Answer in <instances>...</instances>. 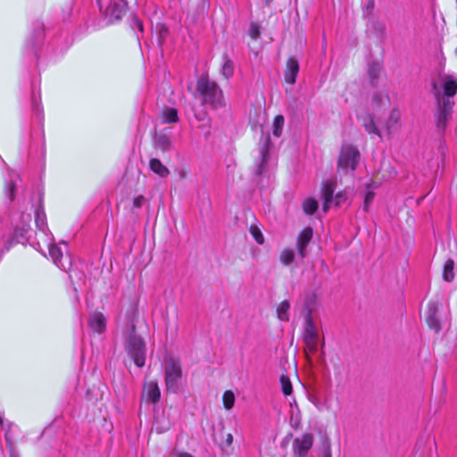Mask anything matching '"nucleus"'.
I'll return each mask as SVG.
<instances>
[{"instance_id": "nucleus-12", "label": "nucleus", "mask_w": 457, "mask_h": 457, "mask_svg": "<svg viewBox=\"0 0 457 457\" xmlns=\"http://www.w3.org/2000/svg\"><path fill=\"white\" fill-rule=\"evenodd\" d=\"M299 72V63L295 57H290L287 61L285 71V80L287 83L293 85L296 81V76Z\"/></svg>"}, {"instance_id": "nucleus-36", "label": "nucleus", "mask_w": 457, "mask_h": 457, "mask_svg": "<svg viewBox=\"0 0 457 457\" xmlns=\"http://www.w3.org/2000/svg\"><path fill=\"white\" fill-rule=\"evenodd\" d=\"M346 200V195L344 192H339L335 196L336 205H340Z\"/></svg>"}, {"instance_id": "nucleus-31", "label": "nucleus", "mask_w": 457, "mask_h": 457, "mask_svg": "<svg viewBox=\"0 0 457 457\" xmlns=\"http://www.w3.org/2000/svg\"><path fill=\"white\" fill-rule=\"evenodd\" d=\"M250 233L258 244L262 245L264 243V237L257 226L252 225L250 227Z\"/></svg>"}, {"instance_id": "nucleus-23", "label": "nucleus", "mask_w": 457, "mask_h": 457, "mask_svg": "<svg viewBox=\"0 0 457 457\" xmlns=\"http://www.w3.org/2000/svg\"><path fill=\"white\" fill-rule=\"evenodd\" d=\"M290 303L287 300L282 301L277 308V315L278 320L282 321L289 320V311Z\"/></svg>"}, {"instance_id": "nucleus-20", "label": "nucleus", "mask_w": 457, "mask_h": 457, "mask_svg": "<svg viewBox=\"0 0 457 457\" xmlns=\"http://www.w3.org/2000/svg\"><path fill=\"white\" fill-rule=\"evenodd\" d=\"M150 169L162 178L167 177L170 173L168 168L164 166L159 159L156 158L150 160Z\"/></svg>"}, {"instance_id": "nucleus-33", "label": "nucleus", "mask_w": 457, "mask_h": 457, "mask_svg": "<svg viewBox=\"0 0 457 457\" xmlns=\"http://www.w3.org/2000/svg\"><path fill=\"white\" fill-rule=\"evenodd\" d=\"M260 34H261L260 26L254 22L251 23L250 28H249V36L253 39H257L260 37Z\"/></svg>"}, {"instance_id": "nucleus-35", "label": "nucleus", "mask_w": 457, "mask_h": 457, "mask_svg": "<svg viewBox=\"0 0 457 457\" xmlns=\"http://www.w3.org/2000/svg\"><path fill=\"white\" fill-rule=\"evenodd\" d=\"M36 224L37 226L42 230V231H45V228H46V221H45V218H41L40 217V213L39 212H37V216H36Z\"/></svg>"}, {"instance_id": "nucleus-4", "label": "nucleus", "mask_w": 457, "mask_h": 457, "mask_svg": "<svg viewBox=\"0 0 457 457\" xmlns=\"http://www.w3.org/2000/svg\"><path fill=\"white\" fill-rule=\"evenodd\" d=\"M360 153L351 145H343L338 157V169L344 170H354L359 162Z\"/></svg>"}, {"instance_id": "nucleus-25", "label": "nucleus", "mask_w": 457, "mask_h": 457, "mask_svg": "<svg viewBox=\"0 0 457 457\" xmlns=\"http://www.w3.org/2000/svg\"><path fill=\"white\" fill-rule=\"evenodd\" d=\"M281 263L285 266L290 265L295 260V253L290 248H285L281 251L279 255Z\"/></svg>"}, {"instance_id": "nucleus-11", "label": "nucleus", "mask_w": 457, "mask_h": 457, "mask_svg": "<svg viewBox=\"0 0 457 457\" xmlns=\"http://www.w3.org/2000/svg\"><path fill=\"white\" fill-rule=\"evenodd\" d=\"M438 310L439 304L437 303H428L426 320L429 328L435 331H438L441 328V324L437 317Z\"/></svg>"}, {"instance_id": "nucleus-24", "label": "nucleus", "mask_w": 457, "mask_h": 457, "mask_svg": "<svg viewBox=\"0 0 457 457\" xmlns=\"http://www.w3.org/2000/svg\"><path fill=\"white\" fill-rule=\"evenodd\" d=\"M106 14L109 15L112 19L119 20L124 14L125 10L122 5H119L117 4H111L106 8Z\"/></svg>"}, {"instance_id": "nucleus-16", "label": "nucleus", "mask_w": 457, "mask_h": 457, "mask_svg": "<svg viewBox=\"0 0 457 457\" xmlns=\"http://www.w3.org/2000/svg\"><path fill=\"white\" fill-rule=\"evenodd\" d=\"M88 324L95 332L102 333L105 330L106 319L103 313L96 312L90 316Z\"/></svg>"}, {"instance_id": "nucleus-6", "label": "nucleus", "mask_w": 457, "mask_h": 457, "mask_svg": "<svg viewBox=\"0 0 457 457\" xmlns=\"http://www.w3.org/2000/svg\"><path fill=\"white\" fill-rule=\"evenodd\" d=\"M453 104L450 97H443L438 102L437 124L439 126H445L448 119L451 117Z\"/></svg>"}, {"instance_id": "nucleus-29", "label": "nucleus", "mask_w": 457, "mask_h": 457, "mask_svg": "<svg viewBox=\"0 0 457 457\" xmlns=\"http://www.w3.org/2000/svg\"><path fill=\"white\" fill-rule=\"evenodd\" d=\"M154 144L156 147L162 151H166L170 145V140L166 135H159L155 137Z\"/></svg>"}, {"instance_id": "nucleus-7", "label": "nucleus", "mask_w": 457, "mask_h": 457, "mask_svg": "<svg viewBox=\"0 0 457 457\" xmlns=\"http://www.w3.org/2000/svg\"><path fill=\"white\" fill-rule=\"evenodd\" d=\"M161 398V391L157 381L145 382L142 391V399L151 403H157Z\"/></svg>"}, {"instance_id": "nucleus-19", "label": "nucleus", "mask_w": 457, "mask_h": 457, "mask_svg": "<svg viewBox=\"0 0 457 457\" xmlns=\"http://www.w3.org/2000/svg\"><path fill=\"white\" fill-rule=\"evenodd\" d=\"M362 125H363L365 130L370 135H376V136L379 137L380 138H382L381 130L376 125V123L374 121V118L371 115H368L367 118L363 119Z\"/></svg>"}, {"instance_id": "nucleus-28", "label": "nucleus", "mask_w": 457, "mask_h": 457, "mask_svg": "<svg viewBox=\"0 0 457 457\" xmlns=\"http://www.w3.org/2000/svg\"><path fill=\"white\" fill-rule=\"evenodd\" d=\"M222 402L226 410H231L235 403V394L231 390L225 391L222 396Z\"/></svg>"}, {"instance_id": "nucleus-38", "label": "nucleus", "mask_w": 457, "mask_h": 457, "mask_svg": "<svg viewBox=\"0 0 457 457\" xmlns=\"http://www.w3.org/2000/svg\"><path fill=\"white\" fill-rule=\"evenodd\" d=\"M225 443L228 446H230L233 443V435L231 433H228L226 435L225 437Z\"/></svg>"}, {"instance_id": "nucleus-27", "label": "nucleus", "mask_w": 457, "mask_h": 457, "mask_svg": "<svg viewBox=\"0 0 457 457\" xmlns=\"http://www.w3.org/2000/svg\"><path fill=\"white\" fill-rule=\"evenodd\" d=\"M280 386H281V390L283 392V394L287 396V395H290L293 392V386H292V383L288 378L287 375H281L280 377Z\"/></svg>"}, {"instance_id": "nucleus-21", "label": "nucleus", "mask_w": 457, "mask_h": 457, "mask_svg": "<svg viewBox=\"0 0 457 457\" xmlns=\"http://www.w3.org/2000/svg\"><path fill=\"white\" fill-rule=\"evenodd\" d=\"M163 123H176L179 120L178 112L175 108L165 107L161 114Z\"/></svg>"}, {"instance_id": "nucleus-8", "label": "nucleus", "mask_w": 457, "mask_h": 457, "mask_svg": "<svg viewBox=\"0 0 457 457\" xmlns=\"http://www.w3.org/2000/svg\"><path fill=\"white\" fill-rule=\"evenodd\" d=\"M313 236L312 228L310 227L304 228L299 234L296 241V250L301 258H304L307 255V245L311 242Z\"/></svg>"}, {"instance_id": "nucleus-42", "label": "nucleus", "mask_w": 457, "mask_h": 457, "mask_svg": "<svg viewBox=\"0 0 457 457\" xmlns=\"http://www.w3.org/2000/svg\"><path fill=\"white\" fill-rule=\"evenodd\" d=\"M12 191H13V185H11V195H10L11 200H12V198H13Z\"/></svg>"}, {"instance_id": "nucleus-13", "label": "nucleus", "mask_w": 457, "mask_h": 457, "mask_svg": "<svg viewBox=\"0 0 457 457\" xmlns=\"http://www.w3.org/2000/svg\"><path fill=\"white\" fill-rule=\"evenodd\" d=\"M336 184L334 181H326L323 183L321 195L324 200L323 210L328 212L330 203L333 199V194L335 191Z\"/></svg>"}, {"instance_id": "nucleus-26", "label": "nucleus", "mask_w": 457, "mask_h": 457, "mask_svg": "<svg viewBox=\"0 0 457 457\" xmlns=\"http://www.w3.org/2000/svg\"><path fill=\"white\" fill-rule=\"evenodd\" d=\"M303 209L306 214H313L318 209V202L313 198H307L303 202Z\"/></svg>"}, {"instance_id": "nucleus-32", "label": "nucleus", "mask_w": 457, "mask_h": 457, "mask_svg": "<svg viewBox=\"0 0 457 457\" xmlns=\"http://www.w3.org/2000/svg\"><path fill=\"white\" fill-rule=\"evenodd\" d=\"M269 142H270V140L266 139L264 144L260 148V155L262 158V164H261L260 170H262V166L266 162V160H267V156L269 154V149H268Z\"/></svg>"}, {"instance_id": "nucleus-41", "label": "nucleus", "mask_w": 457, "mask_h": 457, "mask_svg": "<svg viewBox=\"0 0 457 457\" xmlns=\"http://www.w3.org/2000/svg\"><path fill=\"white\" fill-rule=\"evenodd\" d=\"M5 440H6L7 444L11 446L12 445V441H11V436H10V434H9V429L7 430V432L5 434Z\"/></svg>"}, {"instance_id": "nucleus-1", "label": "nucleus", "mask_w": 457, "mask_h": 457, "mask_svg": "<svg viewBox=\"0 0 457 457\" xmlns=\"http://www.w3.org/2000/svg\"><path fill=\"white\" fill-rule=\"evenodd\" d=\"M196 90L203 96L205 104H209L215 108L222 104V91L208 77L202 76L197 80Z\"/></svg>"}, {"instance_id": "nucleus-34", "label": "nucleus", "mask_w": 457, "mask_h": 457, "mask_svg": "<svg viewBox=\"0 0 457 457\" xmlns=\"http://www.w3.org/2000/svg\"><path fill=\"white\" fill-rule=\"evenodd\" d=\"M374 195H375L374 193L371 191H369L366 193L365 198H364V204H363V209L366 212L369 210V206H370V203L373 201Z\"/></svg>"}, {"instance_id": "nucleus-18", "label": "nucleus", "mask_w": 457, "mask_h": 457, "mask_svg": "<svg viewBox=\"0 0 457 457\" xmlns=\"http://www.w3.org/2000/svg\"><path fill=\"white\" fill-rule=\"evenodd\" d=\"M221 74L227 79L231 78L234 74V63L229 59L228 54L222 55Z\"/></svg>"}, {"instance_id": "nucleus-43", "label": "nucleus", "mask_w": 457, "mask_h": 457, "mask_svg": "<svg viewBox=\"0 0 457 457\" xmlns=\"http://www.w3.org/2000/svg\"><path fill=\"white\" fill-rule=\"evenodd\" d=\"M97 4H99L100 8H102V5H101V3H100V0H97Z\"/></svg>"}, {"instance_id": "nucleus-44", "label": "nucleus", "mask_w": 457, "mask_h": 457, "mask_svg": "<svg viewBox=\"0 0 457 457\" xmlns=\"http://www.w3.org/2000/svg\"><path fill=\"white\" fill-rule=\"evenodd\" d=\"M2 424H3V420H2V418L0 417V426H2Z\"/></svg>"}, {"instance_id": "nucleus-9", "label": "nucleus", "mask_w": 457, "mask_h": 457, "mask_svg": "<svg viewBox=\"0 0 457 457\" xmlns=\"http://www.w3.org/2000/svg\"><path fill=\"white\" fill-rule=\"evenodd\" d=\"M317 330L311 320H308L304 331V342L308 351L315 353L317 351Z\"/></svg>"}, {"instance_id": "nucleus-14", "label": "nucleus", "mask_w": 457, "mask_h": 457, "mask_svg": "<svg viewBox=\"0 0 457 457\" xmlns=\"http://www.w3.org/2000/svg\"><path fill=\"white\" fill-rule=\"evenodd\" d=\"M401 112L398 109H393L385 123V130L387 135L396 130L400 125Z\"/></svg>"}, {"instance_id": "nucleus-22", "label": "nucleus", "mask_w": 457, "mask_h": 457, "mask_svg": "<svg viewBox=\"0 0 457 457\" xmlns=\"http://www.w3.org/2000/svg\"><path fill=\"white\" fill-rule=\"evenodd\" d=\"M454 262L453 259H448L445 265L443 270V278L446 282H452L454 278Z\"/></svg>"}, {"instance_id": "nucleus-39", "label": "nucleus", "mask_w": 457, "mask_h": 457, "mask_svg": "<svg viewBox=\"0 0 457 457\" xmlns=\"http://www.w3.org/2000/svg\"><path fill=\"white\" fill-rule=\"evenodd\" d=\"M135 26L142 32L143 31V23L138 19L134 20Z\"/></svg>"}, {"instance_id": "nucleus-17", "label": "nucleus", "mask_w": 457, "mask_h": 457, "mask_svg": "<svg viewBox=\"0 0 457 457\" xmlns=\"http://www.w3.org/2000/svg\"><path fill=\"white\" fill-rule=\"evenodd\" d=\"M374 108L387 107L390 104V99L387 93L380 91L373 95L371 100Z\"/></svg>"}, {"instance_id": "nucleus-3", "label": "nucleus", "mask_w": 457, "mask_h": 457, "mask_svg": "<svg viewBox=\"0 0 457 457\" xmlns=\"http://www.w3.org/2000/svg\"><path fill=\"white\" fill-rule=\"evenodd\" d=\"M165 385L168 391L177 392L179 382L182 378V369L180 362L174 359L166 361L164 367Z\"/></svg>"}, {"instance_id": "nucleus-37", "label": "nucleus", "mask_w": 457, "mask_h": 457, "mask_svg": "<svg viewBox=\"0 0 457 457\" xmlns=\"http://www.w3.org/2000/svg\"><path fill=\"white\" fill-rule=\"evenodd\" d=\"M144 202H145V197L143 195H138L134 198L133 205L136 208H140L143 205Z\"/></svg>"}, {"instance_id": "nucleus-2", "label": "nucleus", "mask_w": 457, "mask_h": 457, "mask_svg": "<svg viewBox=\"0 0 457 457\" xmlns=\"http://www.w3.org/2000/svg\"><path fill=\"white\" fill-rule=\"evenodd\" d=\"M125 347L135 364L143 367L145 361V346L143 339L135 334L134 326L127 337Z\"/></svg>"}, {"instance_id": "nucleus-30", "label": "nucleus", "mask_w": 457, "mask_h": 457, "mask_svg": "<svg viewBox=\"0 0 457 457\" xmlns=\"http://www.w3.org/2000/svg\"><path fill=\"white\" fill-rule=\"evenodd\" d=\"M284 117L282 115H277L273 121V130L272 133L275 137H278L282 134V129L284 126Z\"/></svg>"}, {"instance_id": "nucleus-40", "label": "nucleus", "mask_w": 457, "mask_h": 457, "mask_svg": "<svg viewBox=\"0 0 457 457\" xmlns=\"http://www.w3.org/2000/svg\"><path fill=\"white\" fill-rule=\"evenodd\" d=\"M369 73L372 79H375L377 77V68L370 67L369 70Z\"/></svg>"}, {"instance_id": "nucleus-15", "label": "nucleus", "mask_w": 457, "mask_h": 457, "mask_svg": "<svg viewBox=\"0 0 457 457\" xmlns=\"http://www.w3.org/2000/svg\"><path fill=\"white\" fill-rule=\"evenodd\" d=\"M444 97H453L457 93V79L453 76H445L442 79Z\"/></svg>"}, {"instance_id": "nucleus-10", "label": "nucleus", "mask_w": 457, "mask_h": 457, "mask_svg": "<svg viewBox=\"0 0 457 457\" xmlns=\"http://www.w3.org/2000/svg\"><path fill=\"white\" fill-rule=\"evenodd\" d=\"M49 254L52 257L54 262L62 270H68L71 266L70 257L63 258L62 250L55 245H52L49 247Z\"/></svg>"}, {"instance_id": "nucleus-5", "label": "nucleus", "mask_w": 457, "mask_h": 457, "mask_svg": "<svg viewBox=\"0 0 457 457\" xmlns=\"http://www.w3.org/2000/svg\"><path fill=\"white\" fill-rule=\"evenodd\" d=\"M314 436L312 433H304L293 441L292 449L295 457H306L312 447Z\"/></svg>"}]
</instances>
